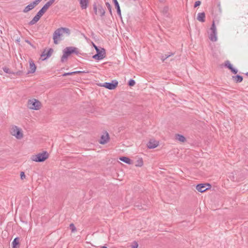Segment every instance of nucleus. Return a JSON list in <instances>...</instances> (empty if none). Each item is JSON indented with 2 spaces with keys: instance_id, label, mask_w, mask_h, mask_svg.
<instances>
[{
  "instance_id": "f257e3e1",
  "label": "nucleus",
  "mask_w": 248,
  "mask_h": 248,
  "mask_svg": "<svg viewBox=\"0 0 248 248\" xmlns=\"http://www.w3.org/2000/svg\"><path fill=\"white\" fill-rule=\"evenodd\" d=\"M64 33H66L69 35L70 33V30L67 28L62 27L57 29L54 31L53 35V39L55 44H57L58 43V40H60V37Z\"/></svg>"
},
{
  "instance_id": "f03ea898",
  "label": "nucleus",
  "mask_w": 248,
  "mask_h": 248,
  "mask_svg": "<svg viewBox=\"0 0 248 248\" xmlns=\"http://www.w3.org/2000/svg\"><path fill=\"white\" fill-rule=\"evenodd\" d=\"M79 53L78 48L75 47H67L63 50V55L61 57V62H64L67 60L68 57L72 53Z\"/></svg>"
},
{
  "instance_id": "7ed1b4c3",
  "label": "nucleus",
  "mask_w": 248,
  "mask_h": 248,
  "mask_svg": "<svg viewBox=\"0 0 248 248\" xmlns=\"http://www.w3.org/2000/svg\"><path fill=\"white\" fill-rule=\"evenodd\" d=\"M49 7L46 3L32 19L29 22V25H33L36 23L39 20L41 16L46 12Z\"/></svg>"
},
{
  "instance_id": "20e7f679",
  "label": "nucleus",
  "mask_w": 248,
  "mask_h": 248,
  "mask_svg": "<svg viewBox=\"0 0 248 248\" xmlns=\"http://www.w3.org/2000/svg\"><path fill=\"white\" fill-rule=\"evenodd\" d=\"M49 155L46 151H43L42 153H39L31 156V159L35 162H42L45 161L48 158Z\"/></svg>"
},
{
  "instance_id": "39448f33",
  "label": "nucleus",
  "mask_w": 248,
  "mask_h": 248,
  "mask_svg": "<svg viewBox=\"0 0 248 248\" xmlns=\"http://www.w3.org/2000/svg\"><path fill=\"white\" fill-rule=\"evenodd\" d=\"M41 102L34 98L28 101L27 107L31 109L39 110L41 108Z\"/></svg>"
},
{
  "instance_id": "423d86ee",
  "label": "nucleus",
  "mask_w": 248,
  "mask_h": 248,
  "mask_svg": "<svg viewBox=\"0 0 248 248\" xmlns=\"http://www.w3.org/2000/svg\"><path fill=\"white\" fill-rule=\"evenodd\" d=\"M210 32L209 35V39L213 41L216 42L217 41V28L215 26V21H213L212 24L210 29Z\"/></svg>"
},
{
  "instance_id": "0eeeda50",
  "label": "nucleus",
  "mask_w": 248,
  "mask_h": 248,
  "mask_svg": "<svg viewBox=\"0 0 248 248\" xmlns=\"http://www.w3.org/2000/svg\"><path fill=\"white\" fill-rule=\"evenodd\" d=\"M93 10L95 15H99L101 16H105V10L102 5L100 4H96L94 3L93 4Z\"/></svg>"
},
{
  "instance_id": "6e6552de",
  "label": "nucleus",
  "mask_w": 248,
  "mask_h": 248,
  "mask_svg": "<svg viewBox=\"0 0 248 248\" xmlns=\"http://www.w3.org/2000/svg\"><path fill=\"white\" fill-rule=\"evenodd\" d=\"M11 134L16 137L17 139H21L23 138V134L21 130L16 126H13L10 130Z\"/></svg>"
},
{
  "instance_id": "1a4fd4ad",
  "label": "nucleus",
  "mask_w": 248,
  "mask_h": 248,
  "mask_svg": "<svg viewBox=\"0 0 248 248\" xmlns=\"http://www.w3.org/2000/svg\"><path fill=\"white\" fill-rule=\"evenodd\" d=\"M96 54L93 56V58L97 60H101L106 56L105 49L103 48H97Z\"/></svg>"
},
{
  "instance_id": "9d476101",
  "label": "nucleus",
  "mask_w": 248,
  "mask_h": 248,
  "mask_svg": "<svg viewBox=\"0 0 248 248\" xmlns=\"http://www.w3.org/2000/svg\"><path fill=\"white\" fill-rule=\"evenodd\" d=\"M118 84V82L116 80H113L111 82H105L100 86L109 90H114L116 88Z\"/></svg>"
},
{
  "instance_id": "9b49d317",
  "label": "nucleus",
  "mask_w": 248,
  "mask_h": 248,
  "mask_svg": "<svg viewBox=\"0 0 248 248\" xmlns=\"http://www.w3.org/2000/svg\"><path fill=\"white\" fill-rule=\"evenodd\" d=\"M211 185L209 184H200L196 186V189L199 192H203L209 189Z\"/></svg>"
},
{
  "instance_id": "f8f14e48",
  "label": "nucleus",
  "mask_w": 248,
  "mask_h": 248,
  "mask_svg": "<svg viewBox=\"0 0 248 248\" xmlns=\"http://www.w3.org/2000/svg\"><path fill=\"white\" fill-rule=\"evenodd\" d=\"M53 50L52 48H49L47 51H44L41 55V57L43 60H45L49 58L52 54Z\"/></svg>"
},
{
  "instance_id": "ddd939ff",
  "label": "nucleus",
  "mask_w": 248,
  "mask_h": 248,
  "mask_svg": "<svg viewBox=\"0 0 248 248\" xmlns=\"http://www.w3.org/2000/svg\"><path fill=\"white\" fill-rule=\"evenodd\" d=\"M158 145V142L154 140H150L147 144V147L149 149H154Z\"/></svg>"
},
{
  "instance_id": "4468645a",
  "label": "nucleus",
  "mask_w": 248,
  "mask_h": 248,
  "mask_svg": "<svg viewBox=\"0 0 248 248\" xmlns=\"http://www.w3.org/2000/svg\"><path fill=\"white\" fill-rule=\"evenodd\" d=\"M30 63V68L28 71V74H32L35 72L36 69V67L32 60H30L29 61Z\"/></svg>"
},
{
  "instance_id": "2eb2a0df",
  "label": "nucleus",
  "mask_w": 248,
  "mask_h": 248,
  "mask_svg": "<svg viewBox=\"0 0 248 248\" xmlns=\"http://www.w3.org/2000/svg\"><path fill=\"white\" fill-rule=\"evenodd\" d=\"M80 8L82 10L86 9L89 6L90 0H78Z\"/></svg>"
},
{
  "instance_id": "dca6fc26",
  "label": "nucleus",
  "mask_w": 248,
  "mask_h": 248,
  "mask_svg": "<svg viewBox=\"0 0 248 248\" xmlns=\"http://www.w3.org/2000/svg\"><path fill=\"white\" fill-rule=\"evenodd\" d=\"M109 139L108 134L106 132L105 134L101 136L99 143L101 144H104L108 141Z\"/></svg>"
},
{
  "instance_id": "f3484780",
  "label": "nucleus",
  "mask_w": 248,
  "mask_h": 248,
  "mask_svg": "<svg viewBox=\"0 0 248 248\" xmlns=\"http://www.w3.org/2000/svg\"><path fill=\"white\" fill-rule=\"evenodd\" d=\"M225 66L228 68L232 73L234 74H237L238 72V70L236 69H235L233 67L232 65L231 64L230 62L229 61H227L225 62Z\"/></svg>"
},
{
  "instance_id": "a211bd4d",
  "label": "nucleus",
  "mask_w": 248,
  "mask_h": 248,
  "mask_svg": "<svg viewBox=\"0 0 248 248\" xmlns=\"http://www.w3.org/2000/svg\"><path fill=\"white\" fill-rule=\"evenodd\" d=\"M36 5H37L36 3H35L34 1H33L31 3L28 5L26 6L25 8L23 9V12L25 13H27L30 10L33 9Z\"/></svg>"
},
{
  "instance_id": "6ab92c4d",
  "label": "nucleus",
  "mask_w": 248,
  "mask_h": 248,
  "mask_svg": "<svg viewBox=\"0 0 248 248\" xmlns=\"http://www.w3.org/2000/svg\"><path fill=\"white\" fill-rule=\"evenodd\" d=\"M205 15L204 12L202 13H198L197 17V19L201 22H205Z\"/></svg>"
},
{
  "instance_id": "aec40b11",
  "label": "nucleus",
  "mask_w": 248,
  "mask_h": 248,
  "mask_svg": "<svg viewBox=\"0 0 248 248\" xmlns=\"http://www.w3.org/2000/svg\"><path fill=\"white\" fill-rule=\"evenodd\" d=\"M169 11V6H165L163 7L162 10L161 11V13L164 16H165L166 17H169L170 16Z\"/></svg>"
},
{
  "instance_id": "412c9836",
  "label": "nucleus",
  "mask_w": 248,
  "mask_h": 248,
  "mask_svg": "<svg viewBox=\"0 0 248 248\" xmlns=\"http://www.w3.org/2000/svg\"><path fill=\"white\" fill-rule=\"evenodd\" d=\"M112 0L114 3L115 7L117 10V12L118 15L119 16H121L120 7L118 1L117 0Z\"/></svg>"
},
{
  "instance_id": "4be33fe9",
  "label": "nucleus",
  "mask_w": 248,
  "mask_h": 248,
  "mask_svg": "<svg viewBox=\"0 0 248 248\" xmlns=\"http://www.w3.org/2000/svg\"><path fill=\"white\" fill-rule=\"evenodd\" d=\"M232 79L236 83H240L243 81V78L242 76L240 75H236L235 76H232Z\"/></svg>"
},
{
  "instance_id": "5701e85b",
  "label": "nucleus",
  "mask_w": 248,
  "mask_h": 248,
  "mask_svg": "<svg viewBox=\"0 0 248 248\" xmlns=\"http://www.w3.org/2000/svg\"><path fill=\"white\" fill-rule=\"evenodd\" d=\"M119 159L121 161H123V162H124V163H125L126 164H132L131 160L129 158H128L127 157L122 156V157H120Z\"/></svg>"
},
{
  "instance_id": "b1692460",
  "label": "nucleus",
  "mask_w": 248,
  "mask_h": 248,
  "mask_svg": "<svg viewBox=\"0 0 248 248\" xmlns=\"http://www.w3.org/2000/svg\"><path fill=\"white\" fill-rule=\"evenodd\" d=\"M19 238L17 237L14 239L12 243V248H16L17 247V246L19 245Z\"/></svg>"
},
{
  "instance_id": "393cba45",
  "label": "nucleus",
  "mask_w": 248,
  "mask_h": 248,
  "mask_svg": "<svg viewBox=\"0 0 248 248\" xmlns=\"http://www.w3.org/2000/svg\"><path fill=\"white\" fill-rule=\"evenodd\" d=\"M175 137H176V139L181 142H184L186 140V139L185 138V137L182 135H180V134H176L175 135Z\"/></svg>"
},
{
  "instance_id": "a878e982",
  "label": "nucleus",
  "mask_w": 248,
  "mask_h": 248,
  "mask_svg": "<svg viewBox=\"0 0 248 248\" xmlns=\"http://www.w3.org/2000/svg\"><path fill=\"white\" fill-rule=\"evenodd\" d=\"M143 160L141 158H139L135 164V166L136 167H141L143 166Z\"/></svg>"
},
{
  "instance_id": "bb28decb",
  "label": "nucleus",
  "mask_w": 248,
  "mask_h": 248,
  "mask_svg": "<svg viewBox=\"0 0 248 248\" xmlns=\"http://www.w3.org/2000/svg\"><path fill=\"white\" fill-rule=\"evenodd\" d=\"M3 71L8 74H12L13 72L11 71L7 67L5 66L2 68Z\"/></svg>"
},
{
  "instance_id": "cd10ccee",
  "label": "nucleus",
  "mask_w": 248,
  "mask_h": 248,
  "mask_svg": "<svg viewBox=\"0 0 248 248\" xmlns=\"http://www.w3.org/2000/svg\"><path fill=\"white\" fill-rule=\"evenodd\" d=\"M69 227L72 232H75L77 231V229L73 223L70 224Z\"/></svg>"
},
{
  "instance_id": "c85d7f7f",
  "label": "nucleus",
  "mask_w": 248,
  "mask_h": 248,
  "mask_svg": "<svg viewBox=\"0 0 248 248\" xmlns=\"http://www.w3.org/2000/svg\"><path fill=\"white\" fill-rule=\"evenodd\" d=\"M135 81L134 79H131L129 80L128 85L129 86L131 87L134 86L135 85Z\"/></svg>"
},
{
  "instance_id": "c756f323",
  "label": "nucleus",
  "mask_w": 248,
  "mask_h": 248,
  "mask_svg": "<svg viewBox=\"0 0 248 248\" xmlns=\"http://www.w3.org/2000/svg\"><path fill=\"white\" fill-rule=\"evenodd\" d=\"M106 5L107 7L108 8L110 14L112 15V11H111V6L109 2H106Z\"/></svg>"
},
{
  "instance_id": "7c9ffc66",
  "label": "nucleus",
  "mask_w": 248,
  "mask_h": 248,
  "mask_svg": "<svg viewBox=\"0 0 248 248\" xmlns=\"http://www.w3.org/2000/svg\"><path fill=\"white\" fill-rule=\"evenodd\" d=\"M170 56V55H162L161 56V60L164 62L165 60H166Z\"/></svg>"
},
{
  "instance_id": "2f4dec72",
  "label": "nucleus",
  "mask_w": 248,
  "mask_h": 248,
  "mask_svg": "<svg viewBox=\"0 0 248 248\" xmlns=\"http://www.w3.org/2000/svg\"><path fill=\"white\" fill-rule=\"evenodd\" d=\"M12 74L16 75V76H21L22 74V71H18L16 72H13Z\"/></svg>"
},
{
  "instance_id": "473e14b6",
  "label": "nucleus",
  "mask_w": 248,
  "mask_h": 248,
  "mask_svg": "<svg viewBox=\"0 0 248 248\" xmlns=\"http://www.w3.org/2000/svg\"><path fill=\"white\" fill-rule=\"evenodd\" d=\"M55 0H49L48 1H47L46 4L50 7L55 1Z\"/></svg>"
},
{
  "instance_id": "72a5a7b5",
  "label": "nucleus",
  "mask_w": 248,
  "mask_h": 248,
  "mask_svg": "<svg viewBox=\"0 0 248 248\" xmlns=\"http://www.w3.org/2000/svg\"><path fill=\"white\" fill-rule=\"evenodd\" d=\"M74 75L73 72L65 73L62 75V76L65 77L67 76H70V75Z\"/></svg>"
},
{
  "instance_id": "f704fd0d",
  "label": "nucleus",
  "mask_w": 248,
  "mask_h": 248,
  "mask_svg": "<svg viewBox=\"0 0 248 248\" xmlns=\"http://www.w3.org/2000/svg\"><path fill=\"white\" fill-rule=\"evenodd\" d=\"M201 4V2L200 1H199V0L196 1L194 4V7H197V6H200Z\"/></svg>"
},
{
  "instance_id": "c9c22d12",
  "label": "nucleus",
  "mask_w": 248,
  "mask_h": 248,
  "mask_svg": "<svg viewBox=\"0 0 248 248\" xmlns=\"http://www.w3.org/2000/svg\"><path fill=\"white\" fill-rule=\"evenodd\" d=\"M20 178L21 179H23L25 178V175L24 172L22 171L20 173Z\"/></svg>"
},
{
  "instance_id": "e433bc0d",
  "label": "nucleus",
  "mask_w": 248,
  "mask_h": 248,
  "mask_svg": "<svg viewBox=\"0 0 248 248\" xmlns=\"http://www.w3.org/2000/svg\"><path fill=\"white\" fill-rule=\"evenodd\" d=\"M73 73H74V74H79V73H86L87 72H85V71H77L73 72Z\"/></svg>"
},
{
  "instance_id": "4c0bfd02",
  "label": "nucleus",
  "mask_w": 248,
  "mask_h": 248,
  "mask_svg": "<svg viewBox=\"0 0 248 248\" xmlns=\"http://www.w3.org/2000/svg\"><path fill=\"white\" fill-rule=\"evenodd\" d=\"M138 247V244L136 242L132 245V248H137Z\"/></svg>"
},
{
  "instance_id": "58836bf2",
  "label": "nucleus",
  "mask_w": 248,
  "mask_h": 248,
  "mask_svg": "<svg viewBox=\"0 0 248 248\" xmlns=\"http://www.w3.org/2000/svg\"><path fill=\"white\" fill-rule=\"evenodd\" d=\"M42 0H35V1H34L35 2V3H36V4L37 5Z\"/></svg>"
},
{
  "instance_id": "ea45409f",
  "label": "nucleus",
  "mask_w": 248,
  "mask_h": 248,
  "mask_svg": "<svg viewBox=\"0 0 248 248\" xmlns=\"http://www.w3.org/2000/svg\"><path fill=\"white\" fill-rule=\"evenodd\" d=\"M93 46L96 50L97 48H99L94 44L93 43Z\"/></svg>"
},
{
  "instance_id": "a19ab883",
  "label": "nucleus",
  "mask_w": 248,
  "mask_h": 248,
  "mask_svg": "<svg viewBox=\"0 0 248 248\" xmlns=\"http://www.w3.org/2000/svg\"><path fill=\"white\" fill-rule=\"evenodd\" d=\"M159 1L161 3H164L165 2L166 0H159Z\"/></svg>"
},
{
  "instance_id": "79ce46f5",
  "label": "nucleus",
  "mask_w": 248,
  "mask_h": 248,
  "mask_svg": "<svg viewBox=\"0 0 248 248\" xmlns=\"http://www.w3.org/2000/svg\"><path fill=\"white\" fill-rule=\"evenodd\" d=\"M26 42H27V43H28L29 44H31L30 42L29 41V40H26Z\"/></svg>"
},
{
  "instance_id": "37998d69",
  "label": "nucleus",
  "mask_w": 248,
  "mask_h": 248,
  "mask_svg": "<svg viewBox=\"0 0 248 248\" xmlns=\"http://www.w3.org/2000/svg\"><path fill=\"white\" fill-rule=\"evenodd\" d=\"M168 55H170V56H171L173 55H174V53H171H171H169V54Z\"/></svg>"
},
{
  "instance_id": "c03bdc74",
  "label": "nucleus",
  "mask_w": 248,
  "mask_h": 248,
  "mask_svg": "<svg viewBox=\"0 0 248 248\" xmlns=\"http://www.w3.org/2000/svg\"><path fill=\"white\" fill-rule=\"evenodd\" d=\"M101 248H108L106 246H102L101 247Z\"/></svg>"
},
{
  "instance_id": "a18cd8bd",
  "label": "nucleus",
  "mask_w": 248,
  "mask_h": 248,
  "mask_svg": "<svg viewBox=\"0 0 248 248\" xmlns=\"http://www.w3.org/2000/svg\"><path fill=\"white\" fill-rule=\"evenodd\" d=\"M246 75L247 76H248V72H247V73L246 74Z\"/></svg>"
}]
</instances>
